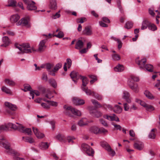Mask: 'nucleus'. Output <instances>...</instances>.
<instances>
[{
  "label": "nucleus",
  "mask_w": 160,
  "mask_h": 160,
  "mask_svg": "<svg viewBox=\"0 0 160 160\" xmlns=\"http://www.w3.org/2000/svg\"><path fill=\"white\" fill-rule=\"evenodd\" d=\"M5 152L8 154L13 156L14 160H25L24 158L19 157V154L11 147L10 143L7 141H3L2 142Z\"/></svg>",
  "instance_id": "1"
},
{
  "label": "nucleus",
  "mask_w": 160,
  "mask_h": 160,
  "mask_svg": "<svg viewBox=\"0 0 160 160\" xmlns=\"http://www.w3.org/2000/svg\"><path fill=\"white\" fill-rule=\"evenodd\" d=\"M63 108L64 109V113L70 117L72 116L71 113L79 116H81V114L80 111L71 106H68L65 105L63 106Z\"/></svg>",
  "instance_id": "2"
},
{
  "label": "nucleus",
  "mask_w": 160,
  "mask_h": 160,
  "mask_svg": "<svg viewBox=\"0 0 160 160\" xmlns=\"http://www.w3.org/2000/svg\"><path fill=\"white\" fill-rule=\"evenodd\" d=\"M15 46L21 51V52H18V54L24 53H29L32 52L31 49L28 48L30 47L29 43H23L22 45L16 43L15 44Z\"/></svg>",
  "instance_id": "3"
},
{
  "label": "nucleus",
  "mask_w": 160,
  "mask_h": 160,
  "mask_svg": "<svg viewBox=\"0 0 160 160\" xmlns=\"http://www.w3.org/2000/svg\"><path fill=\"white\" fill-rule=\"evenodd\" d=\"M82 148L83 151L88 156H93L94 153V150L89 145L86 143H83L82 145Z\"/></svg>",
  "instance_id": "4"
},
{
  "label": "nucleus",
  "mask_w": 160,
  "mask_h": 160,
  "mask_svg": "<svg viewBox=\"0 0 160 160\" xmlns=\"http://www.w3.org/2000/svg\"><path fill=\"white\" fill-rule=\"evenodd\" d=\"M43 35L46 36L47 38L42 40L40 42L38 45V49H37V51L40 52H43L46 48V46L45 45V44L47 41L48 36L45 35Z\"/></svg>",
  "instance_id": "5"
},
{
  "label": "nucleus",
  "mask_w": 160,
  "mask_h": 160,
  "mask_svg": "<svg viewBox=\"0 0 160 160\" xmlns=\"http://www.w3.org/2000/svg\"><path fill=\"white\" fill-rule=\"evenodd\" d=\"M93 108L92 107L89 108L90 113L92 116L97 118H99L102 116V114L100 111Z\"/></svg>",
  "instance_id": "6"
},
{
  "label": "nucleus",
  "mask_w": 160,
  "mask_h": 160,
  "mask_svg": "<svg viewBox=\"0 0 160 160\" xmlns=\"http://www.w3.org/2000/svg\"><path fill=\"white\" fill-rule=\"evenodd\" d=\"M27 5V8L28 10H34L37 9V7L33 2L28 1L27 0H23Z\"/></svg>",
  "instance_id": "7"
},
{
  "label": "nucleus",
  "mask_w": 160,
  "mask_h": 160,
  "mask_svg": "<svg viewBox=\"0 0 160 160\" xmlns=\"http://www.w3.org/2000/svg\"><path fill=\"white\" fill-rule=\"evenodd\" d=\"M29 18H23L21 19L18 22L16 23L17 26L22 25L23 26L27 27H29Z\"/></svg>",
  "instance_id": "8"
},
{
  "label": "nucleus",
  "mask_w": 160,
  "mask_h": 160,
  "mask_svg": "<svg viewBox=\"0 0 160 160\" xmlns=\"http://www.w3.org/2000/svg\"><path fill=\"white\" fill-rule=\"evenodd\" d=\"M128 85L129 87L135 92L137 93L139 91V89L137 84L134 83L131 80H129L128 82Z\"/></svg>",
  "instance_id": "9"
},
{
  "label": "nucleus",
  "mask_w": 160,
  "mask_h": 160,
  "mask_svg": "<svg viewBox=\"0 0 160 160\" xmlns=\"http://www.w3.org/2000/svg\"><path fill=\"white\" fill-rule=\"evenodd\" d=\"M16 123L17 125L11 123H9L8 125H6V126H8V129H9V128H10L13 129L17 130L19 131V129L21 128V127L22 125L17 123Z\"/></svg>",
  "instance_id": "10"
},
{
  "label": "nucleus",
  "mask_w": 160,
  "mask_h": 160,
  "mask_svg": "<svg viewBox=\"0 0 160 160\" xmlns=\"http://www.w3.org/2000/svg\"><path fill=\"white\" fill-rule=\"evenodd\" d=\"M130 94L128 92L126 91H124L123 92L122 98L128 103H130L131 102V99L130 98Z\"/></svg>",
  "instance_id": "11"
},
{
  "label": "nucleus",
  "mask_w": 160,
  "mask_h": 160,
  "mask_svg": "<svg viewBox=\"0 0 160 160\" xmlns=\"http://www.w3.org/2000/svg\"><path fill=\"white\" fill-rule=\"evenodd\" d=\"M70 76L71 78L72 79L73 81L76 83L77 82V80L74 79H76V80L79 79L80 78V76L81 75H79L78 73L74 71L70 73Z\"/></svg>",
  "instance_id": "12"
},
{
  "label": "nucleus",
  "mask_w": 160,
  "mask_h": 160,
  "mask_svg": "<svg viewBox=\"0 0 160 160\" xmlns=\"http://www.w3.org/2000/svg\"><path fill=\"white\" fill-rule=\"evenodd\" d=\"M32 128L34 134L38 138L41 139L44 137V134L40 132L37 128L33 127Z\"/></svg>",
  "instance_id": "13"
},
{
  "label": "nucleus",
  "mask_w": 160,
  "mask_h": 160,
  "mask_svg": "<svg viewBox=\"0 0 160 160\" xmlns=\"http://www.w3.org/2000/svg\"><path fill=\"white\" fill-rule=\"evenodd\" d=\"M19 129V131L27 134L28 135H31L32 134V130L30 128H26L22 126Z\"/></svg>",
  "instance_id": "14"
},
{
  "label": "nucleus",
  "mask_w": 160,
  "mask_h": 160,
  "mask_svg": "<svg viewBox=\"0 0 160 160\" xmlns=\"http://www.w3.org/2000/svg\"><path fill=\"white\" fill-rule=\"evenodd\" d=\"M72 101L76 105H82L85 103L84 100L79 99L77 98H73Z\"/></svg>",
  "instance_id": "15"
},
{
  "label": "nucleus",
  "mask_w": 160,
  "mask_h": 160,
  "mask_svg": "<svg viewBox=\"0 0 160 160\" xmlns=\"http://www.w3.org/2000/svg\"><path fill=\"white\" fill-rule=\"evenodd\" d=\"M2 40L4 43L1 45V47H6L8 46L10 43V40L7 36L3 37Z\"/></svg>",
  "instance_id": "16"
},
{
  "label": "nucleus",
  "mask_w": 160,
  "mask_h": 160,
  "mask_svg": "<svg viewBox=\"0 0 160 160\" xmlns=\"http://www.w3.org/2000/svg\"><path fill=\"white\" fill-rule=\"evenodd\" d=\"M83 33L84 35L87 36H90L92 34L91 28L88 26L85 27L83 31Z\"/></svg>",
  "instance_id": "17"
},
{
  "label": "nucleus",
  "mask_w": 160,
  "mask_h": 160,
  "mask_svg": "<svg viewBox=\"0 0 160 160\" xmlns=\"http://www.w3.org/2000/svg\"><path fill=\"white\" fill-rule=\"evenodd\" d=\"M146 62V59L143 58L141 60H138V59L136 60V62L139 66L141 69L143 68L144 65Z\"/></svg>",
  "instance_id": "18"
},
{
  "label": "nucleus",
  "mask_w": 160,
  "mask_h": 160,
  "mask_svg": "<svg viewBox=\"0 0 160 160\" xmlns=\"http://www.w3.org/2000/svg\"><path fill=\"white\" fill-rule=\"evenodd\" d=\"M83 42L81 40H78L76 42L75 48L77 49H80L83 47Z\"/></svg>",
  "instance_id": "19"
},
{
  "label": "nucleus",
  "mask_w": 160,
  "mask_h": 160,
  "mask_svg": "<svg viewBox=\"0 0 160 160\" xmlns=\"http://www.w3.org/2000/svg\"><path fill=\"white\" fill-rule=\"evenodd\" d=\"M88 121L87 118H84L80 119L78 122V124L80 126H83L88 124Z\"/></svg>",
  "instance_id": "20"
},
{
  "label": "nucleus",
  "mask_w": 160,
  "mask_h": 160,
  "mask_svg": "<svg viewBox=\"0 0 160 160\" xmlns=\"http://www.w3.org/2000/svg\"><path fill=\"white\" fill-rule=\"evenodd\" d=\"M134 147L135 149L141 150L143 149L144 145L142 143L138 142L135 143L134 144Z\"/></svg>",
  "instance_id": "21"
},
{
  "label": "nucleus",
  "mask_w": 160,
  "mask_h": 160,
  "mask_svg": "<svg viewBox=\"0 0 160 160\" xmlns=\"http://www.w3.org/2000/svg\"><path fill=\"white\" fill-rule=\"evenodd\" d=\"M49 6L51 9L55 10L57 8L56 1V0H50Z\"/></svg>",
  "instance_id": "22"
},
{
  "label": "nucleus",
  "mask_w": 160,
  "mask_h": 160,
  "mask_svg": "<svg viewBox=\"0 0 160 160\" xmlns=\"http://www.w3.org/2000/svg\"><path fill=\"white\" fill-rule=\"evenodd\" d=\"M4 104L6 107H8L12 110H15L16 109V106L15 105L12 104L11 103L8 102H5Z\"/></svg>",
  "instance_id": "23"
},
{
  "label": "nucleus",
  "mask_w": 160,
  "mask_h": 160,
  "mask_svg": "<svg viewBox=\"0 0 160 160\" xmlns=\"http://www.w3.org/2000/svg\"><path fill=\"white\" fill-rule=\"evenodd\" d=\"M20 16L18 15L15 14L12 16L10 18V20L12 23H15L17 22L20 19Z\"/></svg>",
  "instance_id": "24"
},
{
  "label": "nucleus",
  "mask_w": 160,
  "mask_h": 160,
  "mask_svg": "<svg viewBox=\"0 0 160 160\" xmlns=\"http://www.w3.org/2000/svg\"><path fill=\"white\" fill-rule=\"evenodd\" d=\"M149 24V22L147 20L143 21L142 23V26L141 27V30H145L148 27Z\"/></svg>",
  "instance_id": "25"
},
{
  "label": "nucleus",
  "mask_w": 160,
  "mask_h": 160,
  "mask_svg": "<svg viewBox=\"0 0 160 160\" xmlns=\"http://www.w3.org/2000/svg\"><path fill=\"white\" fill-rule=\"evenodd\" d=\"M72 61L70 58H68L67 59V62L64 63L63 68L65 71H67V68L66 65H68V68H70L72 65Z\"/></svg>",
  "instance_id": "26"
},
{
  "label": "nucleus",
  "mask_w": 160,
  "mask_h": 160,
  "mask_svg": "<svg viewBox=\"0 0 160 160\" xmlns=\"http://www.w3.org/2000/svg\"><path fill=\"white\" fill-rule=\"evenodd\" d=\"M89 130L90 132L95 134L98 133L99 132V128L96 126H92L90 127Z\"/></svg>",
  "instance_id": "27"
},
{
  "label": "nucleus",
  "mask_w": 160,
  "mask_h": 160,
  "mask_svg": "<svg viewBox=\"0 0 160 160\" xmlns=\"http://www.w3.org/2000/svg\"><path fill=\"white\" fill-rule=\"evenodd\" d=\"M80 76V79L82 80V86H83V87H85L88 83V80L87 78L85 77L82 76Z\"/></svg>",
  "instance_id": "28"
},
{
  "label": "nucleus",
  "mask_w": 160,
  "mask_h": 160,
  "mask_svg": "<svg viewBox=\"0 0 160 160\" xmlns=\"http://www.w3.org/2000/svg\"><path fill=\"white\" fill-rule=\"evenodd\" d=\"M39 146L41 149H45L48 148L49 145L47 142H42L39 144Z\"/></svg>",
  "instance_id": "29"
},
{
  "label": "nucleus",
  "mask_w": 160,
  "mask_h": 160,
  "mask_svg": "<svg viewBox=\"0 0 160 160\" xmlns=\"http://www.w3.org/2000/svg\"><path fill=\"white\" fill-rule=\"evenodd\" d=\"M144 94L147 97L150 99H153L154 98V97L148 91H145Z\"/></svg>",
  "instance_id": "30"
},
{
  "label": "nucleus",
  "mask_w": 160,
  "mask_h": 160,
  "mask_svg": "<svg viewBox=\"0 0 160 160\" xmlns=\"http://www.w3.org/2000/svg\"><path fill=\"white\" fill-rule=\"evenodd\" d=\"M124 68L122 65L118 64L114 68V70L115 72H120L124 70Z\"/></svg>",
  "instance_id": "31"
},
{
  "label": "nucleus",
  "mask_w": 160,
  "mask_h": 160,
  "mask_svg": "<svg viewBox=\"0 0 160 160\" xmlns=\"http://www.w3.org/2000/svg\"><path fill=\"white\" fill-rule=\"evenodd\" d=\"M113 111L114 112L118 113H120L122 111V108L118 105H116L113 108Z\"/></svg>",
  "instance_id": "32"
},
{
  "label": "nucleus",
  "mask_w": 160,
  "mask_h": 160,
  "mask_svg": "<svg viewBox=\"0 0 160 160\" xmlns=\"http://www.w3.org/2000/svg\"><path fill=\"white\" fill-rule=\"evenodd\" d=\"M82 89L83 91L85 92L87 95H90L93 94V92H92L90 89H88V88L82 87Z\"/></svg>",
  "instance_id": "33"
},
{
  "label": "nucleus",
  "mask_w": 160,
  "mask_h": 160,
  "mask_svg": "<svg viewBox=\"0 0 160 160\" xmlns=\"http://www.w3.org/2000/svg\"><path fill=\"white\" fill-rule=\"evenodd\" d=\"M8 6L14 7L17 6V2L15 0H8Z\"/></svg>",
  "instance_id": "34"
},
{
  "label": "nucleus",
  "mask_w": 160,
  "mask_h": 160,
  "mask_svg": "<svg viewBox=\"0 0 160 160\" xmlns=\"http://www.w3.org/2000/svg\"><path fill=\"white\" fill-rule=\"evenodd\" d=\"M156 130V129H152L151 130V132L148 135V137L151 139H155L156 137V134L154 133V131Z\"/></svg>",
  "instance_id": "35"
},
{
  "label": "nucleus",
  "mask_w": 160,
  "mask_h": 160,
  "mask_svg": "<svg viewBox=\"0 0 160 160\" xmlns=\"http://www.w3.org/2000/svg\"><path fill=\"white\" fill-rule=\"evenodd\" d=\"M40 92L37 90H32L30 91V95L32 96V98L33 99L34 98V94H35L36 96H38L40 95Z\"/></svg>",
  "instance_id": "36"
},
{
  "label": "nucleus",
  "mask_w": 160,
  "mask_h": 160,
  "mask_svg": "<svg viewBox=\"0 0 160 160\" xmlns=\"http://www.w3.org/2000/svg\"><path fill=\"white\" fill-rule=\"evenodd\" d=\"M1 90L2 92L7 94H12V92L10 90L5 86H3L2 87Z\"/></svg>",
  "instance_id": "37"
},
{
  "label": "nucleus",
  "mask_w": 160,
  "mask_h": 160,
  "mask_svg": "<svg viewBox=\"0 0 160 160\" xmlns=\"http://www.w3.org/2000/svg\"><path fill=\"white\" fill-rule=\"evenodd\" d=\"M91 101L94 104L95 107L97 108H101L102 107V105L95 100L92 99Z\"/></svg>",
  "instance_id": "38"
},
{
  "label": "nucleus",
  "mask_w": 160,
  "mask_h": 160,
  "mask_svg": "<svg viewBox=\"0 0 160 160\" xmlns=\"http://www.w3.org/2000/svg\"><path fill=\"white\" fill-rule=\"evenodd\" d=\"M133 26V23L131 21H128L125 25V28L127 29L131 28Z\"/></svg>",
  "instance_id": "39"
},
{
  "label": "nucleus",
  "mask_w": 160,
  "mask_h": 160,
  "mask_svg": "<svg viewBox=\"0 0 160 160\" xmlns=\"http://www.w3.org/2000/svg\"><path fill=\"white\" fill-rule=\"evenodd\" d=\"M146 69L149 72L153 71V66L151 64H147L145 66Z\"/></svg>",
  "instance_id": "40"
},
{
  "label": "nucleus",
  "mask_w": 160,
  "mask_h": 160,
  "mask_svg": "<svg viewBox=\"0 0 160 160\" xmlns=\"http://www.w3.org/2000/svg\"><path fill=\"white\" fill-rule=\"evenodd\" d=\"M4 82L8 84L9 86H12L14 85L15 84V82L13 81L8 79H5Z\"/></svg>",
  "instance_id": "41"
},
{
  "label": "nucleus",
  "mask_w": 160,
  "mask_h": 160,
  "mask_svg": "<svg viewBox=\"0 0 160 160\" xmlns=\"http://www.w3.org/2000/svg\"><path fill=\"white\" fill-rule=\"evenodd\" d=\"M50 84L54 88L57 87V84L56 81L54 79H50L49 80Z\"/></svg>",
  "instance_id": "42"
},
{
  "label": "nucleus",
  "mask_w": 160,
  "mask_h": 160,
  "mask_svg": "<svg viewBox=\"0 0 160 160\" xmlns=\"http://www.w3.org/2000/svg\"><path fill=\"white\" fill-rule=\"evenodd\" d=\"M116 116L115 114H113V116H109L108 115H105L103 116V117L109 120L113 121L115 120V117Z\"/></svg>",
  "instance_id": "43"
},
{
  "label": "nucleus",
  "mask_w": 160,
  "mask_h": 160,
  "mask_svg": "<svg viewBox=\"0 0 160 160\" xmlns=\"http://www.w3.org/2000/svg\"><path fill=\"white\" fill-rule=\"evenodd\" d=\"M56 138L61 142H64L65 140V138L63 135L60 134L56 136Z\"/></svg>",
  "instance_id": "44"
},
{
  "label": "nucleus",
  "mask_w": 160,
  "mask_h": 160,
  "mask_svg": "<svg viewBox=\"0 0 160 160\" xmlns=\"http://www.w3.org/2000/svg\"><path fill=\"white\" fill-rule=\"evenodd\" d=\"M46 94H45V96L47 98L51 99L53 97V96L51 95L52 92L49 90L48 89L46 92Z\"/></svg>",
  "instance_id": "45"
},
{
  "label": "nucleus",
  "mask_w": 160,
  "mask_h": 160,
  "mask_svg": "<svg viewBox=\"0 0 160 160\" xmlns=\"http://www.w3.org/2000/svg\"><path fill=\"white\" fill-rule=\"evenodd\" d=\"M148 28L149 30L153 31H155L157 29V28L155 25L153 24H151L150 22Z\"/></svg>",
  "instance_id": "46"
},
{
  "label": "nucleus",
  "mask_w": 160,
  "mask_h": 160,
  "mask_svg": "<svg viewBox=\"0 0 160 160\" xmlns=\"http://www.w3.org/2000/svg\"><path fill=\"white\" fill-rule=\"evenodd\" d=\"M24 141L25 142H28L32 143L34 142V140L31 137H26L25 138Z\"/></svg>",
  "instance_id": "47"
},
{
  "label": "nucleus",
  "mask_w": 160,
  "mask_h": 160,
  "mask_svg": "<svg viewBox=\"0 0 160 160\" xmlns=\"http://www.w3.org/2000/svg\"><path fill=\"white\" fill-rule=\"evenodd\" d=\"M24 89H22V90L24 91V92H26L28 91H32L31 90V88L30 86L28 84H25L24 85Z\"/></svg>",
  "instance_id": "48"
},
{
  "label": "nucleus",
  "mask_w": 160,
  "mask_h": 160,
  "mask_svg": "<svg viewBox=\"0 0 160 160\" xmlns=\"http://www.w3.org/2000/svg\"><path fill=\"white\" fill-rule=\"evenodd\" d=\"M92 93L93 94L92 95V96L93 97H95L99 100H101L102 99V98L101 95L98 93H95L94 92H92Z\"/></svg>",
  "instance_id": "49"
},
{
  "label": "nucleus",
  "mask_w": 160,
  "mask_h": 160,
  "mask_svg": "<svg viewBox=\"0 0 160 160\" xmlns=\"http://www.w3.org/2000/svg\"><path fill=\"white\" fill-rule=\"evenodd\" d=\"M112 58L114 60L118 61L120 59V57L119 55L117 54H114L112 55Z\"/></svg>",
  "instance_id": "50"
},
{
  "label": "nucleus",
  "mask_w": 160,
  "mask_h": 160,
  "mask_svg": "<svg viewBox=\"0 0 160 160\" xmlns=\"http://www.w3.org/2000/svg\"><path fill=\"white\" fill-rule=\"evenodd\" d=\"M64 36V34L63 32L61 31L59 32L58 34L53 35V36H55L59 38H62Z\"/></svg>",
  "instance_id": "51"
},
{
  "label": "nucleus",
  "mask_w": 160,
  "mask_h": 160,
  "mask_svg": "<svg viewBox=\"0 0 160 160\" xmlns=\"http://www.w3.org/2000/svg\"><path fill=\"white\" fill-rule=\"evenodd\" d=\"M86 19L85 18H78L76 19V22L77 23H83L86 21Z\"/></svg>",
  "instance_id": "52"
},
{
  "label": "nucleus",
  "mask_w": 160,
  "mask_h": 160,
  "mask_svg": "<svg viewBox=\"0 0 160 160\" xmlns=\"http://www.w3.org/2000/svg\"><path fill=\"white\" fill-rule=\"evenodd\" d=\"M43 100L46 102H50V104L52 106H57L58 105V103L54 101H49L48 100H47L45 99H44Z\"/></svg>",
  "instance_id": "53"
},
{
  "label": "nucleus",
  "mask_w": 160,
  "mask_h": 160,
  "mask_svg": "<svg viewBox=\"0 0 160 160\" xmlns=\"http://www.w3.org/2000/svg\"><path fill=\"white\" fill-rule=\"evenodd\" d=\"M99 121L100 123L104 126L107 127L108 125L107 122L102 119H99Z\"/></svg>",
  "instance_id": "54"
},
{
  "label": "nucleus",
  "mask_w": 160,
  "mask_h": 160,
  "mask_svg": "<svg viewBox=\"0 0 160 160\" xmlns=\"http://www.w3.org/2000/svg\"><path fill=\"white\" fill-rule=\"evenodd\" d=\"M8 126L6 125H2L0 126V132L3 130H8Z\"/></svg>",
  "instance_id": "55"
},
{
  "label": "nucleus",
  "mask_w": 160,
  "mask_h": 160,
  "mask_svg": "<svg viewBox=\"0 0 160 160\" xmlns=\"http://www.w3.org/2000/svg\"><path fill=\"white\" fill-rule=\"evenodd\" d=\"M62 66V64L61 63H59L57 64L55 66L54 70L55 71H58Z\"/></svg>",
  "instance_id": "56"
},
{
  "label": "nucleus",
  "mask_w": 160,
  "mask_h": 160,
  "mask_svg": "<svg viewBox=\"0 0 160 160\" xmlns=\"http://www.w3.org/2000/svg\"><path fill=\"white\" fill-rule=\"evenodd\" d=\"M112 125H113L116 129L117 130H119L120 131L121 130L122 127L119 125H117L115 124L113 122L112 123Z\"/></svg>",
  "instance_id": "57"
},
{
  "label": "nucleus",
  "mask_w": 160,
  "mask_h": 160,
  "mask_svg": "<svg viewBox=\"0 0 160 160\" xmlns=\"http://www.w3.org/2000/svg\"><path fill=\"white\" fill-rule=\"evenodd\" d=\"M53 66V65L49 63L46 64V68L48 71H50V69Z\"/></svg>",
  "instance_id": "58"
},
{
  "label": "nucleus",
  "mask_w": 160,
  "mask_h": 160,
  "mask_svg": "<svg viewBox=\"0 0 160 160\" xmlns=\"http://www.w3.org/2000/svg\"><path fill=\"white\" fill-rule=\"evenodd\" d=\"M60 12V11L59 10L58 12H57L55 14L53 15L52 17V18L53 19H55L57 18H59L60 16V14L59 13Z\"/></svg>",
  "instance_id": "59"
},
{
  "label": "nucleus",
  "mask_w": 160,
  "mask_h": 160,
  "mask_svg": "<svg viewBox=\"0 0 160 160\" xmlns=\"http://www.w3.org/2000/svg\"><path fill=\"white\" fill-rule=\"evenodd\" d=\"M102 146L103 147H106V149L108 152H109L110 151H111V150L112 149V148L110 147V146L109 145H107L106 144H102Z\"/></svg>",
  "instance_id": "60"
},
{
  "label": "nucleus",
  "mask_w": 160,
  "mask_h": 160,
  "mask_svg": "<svg viewBox=\"0 0 160 160\" xmlns=\"http://www.w3.org/2000/svg\"><path fill=\"white\" fill-rule=\"evenodd\" d=\"M146 109L149 111H152L154 109V108L152 106L147 105L146 107Z\"/></svg>",
  "instance_id": "61"
},
{
  "label": "nucleus",
  "mask_w": 160,
  "mask_h": 160,
  "mask_svg": "<svg viewBox=\"0 0 160 160\" xmlns=\"http://www.w3.org/2000/svg\"><path fill=\"white\" fill-rule=\"evenodd\" d=\"M99 24L102 27H107L108 26L107 24L104 23V22L102 21H99Z\"/></svg>",
  "instance_id": "62"
},
{
  "label": "nucleus",
  "mask_w": 160,
  "mask_h": 160,
  "mask_svg": "<svg viewBox=\"0 0 160 160\" xmlns=\"http://www.w3.org/2000/svg\"><path fill=\"white\" fill-rule=\"evenodd\" d=\"M131 77V80H132L133 81H134L136 82H138L139 81V79L138 77H136L134 76H132Z\"/></svg>",
  "instance_id": "63"
},
{
  "label": "nucleus",
  "mask_w": 160,
  "mask_h": 160,
  "mask_svg": "<svg viewBox=\"0 0 160 160\" xmlns=\"http://www.w3.org/2000/svg\"><path fill=\"white\" fill-rule=\"evenodd\" d=\"M102 21L105 23H109L110 22L109 19L106 17H103L102 18Z\"/></svg>",
  "instance_id": "64"
}]
</instances>
